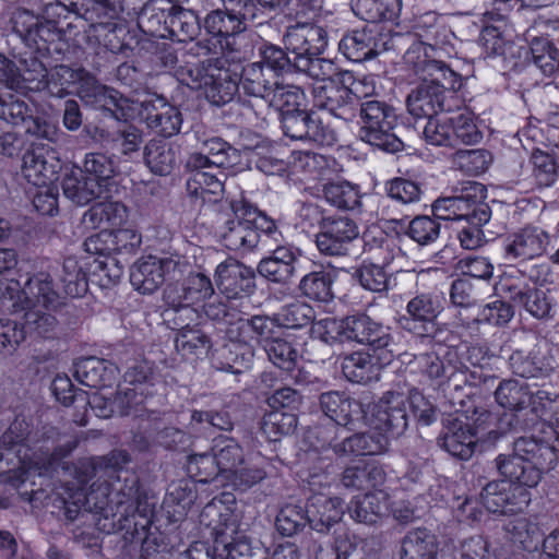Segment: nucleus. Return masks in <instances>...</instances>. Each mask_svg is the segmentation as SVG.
Listing matches in <instances>:
<instances>
[{"label":"nucleus","instance_id":"27","mask_svg":"<svg viewBox=\"0 0 559 559\" xmlns=\"http://www.w3.org/2000/svg\"><path fill=\"white\" fill-rule=\"evenodd\" d=\"M140 115L150 129L164 138H170L180 131L182 123L181 112L164 98L143 102Z\"/></svg>","mask_w":559,"mask_h":559},{"label":"nucleus","instance_id":"4","mask_svg":"<svg viewBox=\"0 0 559 559\" xmlns=\"http://www.w3.org/2000/svg\"><path fill=\"white\" fill-rule=\"evenodd\" d=\"M360 139L384 152L395 153L404 147L394 132L397 116L394 108L374 98L359 100Z\"/></svg>","mask_w":559,"mask_h":559},{"label":"nucleus","instance_id":"33","mask_svg":"<svg viewBox=\"0 0 559 559\" xmlns=\"http://www.w3.org/2000/svg\"><path fill=\"white\" fill-rule=\"evenodd\" d=\"M298 252L290 247L280 246L270 257L263 258L257 267L258 273L266 280L286 284L295 275Z\"/></svg>","mask_w":559,"mask_h":559},{"label":"nucleus","instance_id":"54","mask_svg":"<svg viewBox=\"0 0 559 559\" xmlns=\"http://www.w3.org/2000/svg\"><path fill=\"white\" fill-rule=\"evenodd\" d=\"M60 282L66 296L71 298L82 297L88 288L86 274L79 261L73 257L64 259L60 274Z\"/></svg>","mask_w":559,"mask_h":559},{"label":"nucleus","instance_id":"56","mask_svg":"<svg viewBox=\"0 0 559 559\" xmlns=\"http://www.w3.org/2000/svg\"><path fill=\"white\" fill-rule=\"evenodd\" d=\"M452 147L459 144L473 145L478 143L483 135L475 124L472 114L467 110L450 116Z\"/></svg>","mask_w":559,"mask_h":559},{"label":"nucleus","instance_id":"25","mask_svg":"<svg viewBox=\"0 0 559 559\" xmlns=\"http://www.w3.org/2000/svg\"><path fill=\"white\" fill-rule=\"evenodd\" d=\"M215 283L227 299L251 294L255 287L254 271L237 260L228 259L217 265Z\"/></svg>","mask_w":559,"mask_h":559},{"label":"nucleus","instance_id":"13","mask_svg":"<svg viewBox=\"0 0 559 559\" xmlns=\"http://www.w3.org/2000/svg\"><path fill=\"white\" fill-rule=\"evenodd\" d=\"M302 39L299 45L293 46L294 67L314 79V84H323V82H334L331 78L335 72L334 64L331 60L321 58L328 41L326 37H296Z\"/></svg>","mask_w":559,"mask_h":559},{"label":"nucleus","instance_id":"50","mask_svg":"<svg viewBox=\"0 0 559 559\" xmlns=\"http://www.w3.org/2000/svg\"><path fill=\"white\" fill-rule=\"evenodd\" d=\"M531 52L530 72L532 74L540 70L545 75H551L558 70L559 50L547 40V37H534L531 43Z\"/></svg>","mask_w":559,"mask_h":559},{"label":"nucleus","instance_id":"19","mask_svg":"<svg viewBox=\"0 0 559 559\" xmlns=\"http://www.w3.org/2000/svg\"><path fill=\"white\" fill-rule=\"evenodd\" d=\"M194 82L204 88L205 97L216 106H223L231 102L239 88V79L236 73L222 67L209 66L195 68ZM193 73V70L190 71Z\"/></svg>","mask_w":559,"mask_h":559},{"label":"nucleus","instance_id":"20","mask_svg":"<svg viewBox=\"0 0 559 559\" xmlns=\"http://www.w3.org/2000/svg\"><path fill=\"white\" fill-rule=\"evenodd\" d=\"M178 269V263L173 259H159L150 255L138 261L131 269L130 282L132 286L143 293L152 294L171 276Z\"/></svg>","mask_w":559,"mask_h":559},{"label":"nucleus","instance_id":"41","mask_svg":"<svg viewBox=\"0 0 559 559\" xmlns=\"http://www.w3.org/2000/svg\"><path fill=\"white\" fill-rule=\"evenodd\" d=\"M5 31L13 35H49L52 33L62 35L63 33L58 28L55 21L41 20L28 10L14 11L9 19Z\"/></svg>","mask_w":559,"mask_h":559},{"label":"nucleus","instance_id":"35","mask_svg":"<svg viewBox=\"0 0 559 559\" xmlns=\"http://www.w3.org/2000/svg\"><path fill=\"white\" fill-rule=\"evenodd\" d=\"M61 188L66 198L78 205H86L105 193L100 183L87 177L79 166H73L63 175Z\"/></svg>","mask_w":559,"mask_h":559},{"label":"nucleus","instance_id":"12","mask_svg":"<svg viewBox=\"0 0 559 559\" xmlns=\"http://www.w3.org/2000/svg\"><path fill=\"white\" fill-rule=\"evenodd\" d=\"M459 104L460 99L453 91L437 83H427V79L406 98L407 110L416 119H430L438 112H451Z\"/></svg>","mask_w":559,"mask_h":559},{"label":"nucleus","instance_id":"30","mask_svg":"<svg viewBox=\"0 0 559 559\" xmlns=\"http://www.w3.org/2000/svg\"><path fill=\"white\" fill-rule=\"evenodd\" d=\"M309 526L318 533L326 534L332 526L340 523L344 515L343 500L323 495L311 496L307 503Z\"/></svg>","mask_w":559,"mask_h":559},{"label":"nucleus","instance_id":"22","mask_svg":"<svg viewBox=\"0 0 559 559\" xmlns=\"http://www.w3.org/2000/svg\"><path fill=\"white\" fill-rule=\"evenodd\" d=\"M92 8L86 10V20H90L91 28L98 34L134 33V28H141L139 23L129 24L119 16L122 11L121 0H91Z\"/></svg>","mask_w":559,"mask_h":559},{"label":"nucleus","instance_id":"38","mask_svg":"<svg viewBox=\"0 0 559 559\" xmlns=\"http://www.w3.org/2000/svg\"><path fill=\"white\" fill-rule=\"evenodd\" d=\"M516 453L518 451L514 450L512 443L511 452L501 453L495 459L493 464L499 476L509 484H518L528 488L536 487L539 481L535 477V472Z\"/></svg>","mask_w":559,"mask_h":559},{"label":"nucleus","instance_id":"42","mask_svg":"<svg viewBox=\"0 0 559 559\" xmlns=\"http://www.w3.org/2000/svg\"><path fill=\"white\" fill-rule=\"evenodd\" d=\"M344 377L353 382L366 384L379 377V366L373 357L364 352H355L345 356L342 360Z\"/></svg>","mask_w":559,"mask_h":559},{"label":"nucleus","instance_id":"55","mask_svg":"<svg viewBox=\"0 0 559 559\" xmlns=\"http://www.w3.org/2000/svg\"><path fill=\"white\" fill-rule=\"evenodd\" d=\"M180 304L178 306L166 305L162 313L164 322L177 333L199 326L201 320V314L193 305Z\"/></svg>","mask_w":559,"mask_h":559},{"label":"nucleus","instance_id":"21","mask_svg":"<svg viewBox=\"0 0 559 559\" xmlns=\"http://www.w3.org/2000/svg\"><path fill=\"white\" fill-rule=\"evenodd\" d=\"M443 432L439 444L452 456L468 460L476 445V437L467 418L463 415L449 414L442 419Z\"/></svg>","mask_w":559,"mask_h":559},{"label":"nucleus","instance_id":"61","mask_svg":"<svg viewBox=\"0 0 559 559\" xmlns=\"http://www.w3.org/2000/svg\"><path fill=\"white\" fill-rule=\"evenodd\" d=\"M81 168L87 177H92V180H96L100 188L107 191L108 181L115 175V164L109 156L103 153H87Z\"/></svg>","mask_w":559,"mask_h":559},{"label":"nucleus","instance_id":"64","mask_svg":"<svg viewBox=\"0 0 559 559\" xmlns=\"http://www.w3.org/2000/svg\"><path fill=\"white\" fill-rule=\"evenodd\" d=\"M311 333L316 338L328 345L345 343V318L336 319L326 317L318 321H313L311 325Z\"/></svg>","mask_w":559,"mask_h":559},{"label":"nucleus","instance_id":"7","mask_svg":"<svg viewBox=\"0 0 559 559\" xmlns=\"http://www.w3.org/2000/svg\"><path fill=\"white\" fill-rule=\"evenodd\" d=\"M441 311L442 305L437 295L420 293L407 301L405 312L396 323L418 338H433L439 331L437 319Z\"/></svg>","mask_w":559,"mask_h":559},{"label":"nucleus","instance_id":"39","mask_svg":"<svg viewBox=\"0 0 559 559\" xmlns=\"http://www.w3.org/2000/svg\"><path fill=\"white\" fill-rule=\"evenodd\" d=\"M111 491L107 493L109 502L106 507L116 506V511L133 510L141 501H148L147 495L141 491L139 477L128 471L124 475H117V480L112 484Z\"/></svg>","mask_w":559,"mask_h":559},{"label":"nucleus","instance_id":"48","mask_svg":"<svg viewBox=\"0 0 559 559\" xmlns=\"http://www.w3.org/2000/svg\"><path fill=\"white\" fill-rule=\"evenodd\" d=\"M309 513L306 504L286 503L283 506L275 519L276 531L286 537H292L309 525Z\"/></svg>","mask_w":559,"mask_h":559},{"label":"nucleus","instance_id":"14","mask_svg":"<svg viewBox=\"0 0 559 559\" xmlns=\"http://www.w3.org/2000/svg\"><path fill=\"white\" fill-rule=\"evenodd\" d=\"M513 444L516 454L535 472L539 483L544 474L559 465V436L552 439L521 436L514 439Z\"/></svg>","mask_w":559,"mask_h":559},{"label":"nucleus","instance_id":"18","mask_svg":"<svg viewBox=\"0 0 559 559\" xmlns=\"http://www.w3.org/2000/svg\"><path fill=\"white\" fill-rule=\"evenodd\" d=\"M314 106L330 111L336 118L350 121L356 117L359 97L336 82H323L312 87Z\"/></svg>","mask_w":559,"mask_h":559},{"label":"nucleus","instance_id":"57","mask_svg":"<svg viewBox=\"0 0 559 559\" xmlns=\"http://www.w3.org/2000/svg\"><path fill=\"white\" fill-rule=\"evenodd\" d=\"M316 312L313 308L304 301L288 304L275 313V321L280 326L286 329H302L314 321Z\"/></svg>","mask_w":559,"mask_h":559},{"label":"nucleus","instance_id":"53","mask_svg":"<svg viewBox=\"0 0 559 559\" xmlns=\"http://www.w3.org/2000/svg\"><path fill=\"white\" fill-rule=\"evenodd\" d=\"M531 352L537 378L548 377L559 368V348L554 344L537 337L531 344Z\"/></svg>","mask_w":559,"mask_h":559},{"label":"nucleus","instance_id":"46","mask_svg":"<svg viewBox=\"0 0 559 559\" xmlns=\"http://www.w3.org/2000/svg\"><path fill=\"white\" fill-rule=\"evenodd\" d=\"M333 276L330 272L312 271L301 277L298 289L300 294L313 301L330 302L334 298Z\"/></svg>","mask_w":559,"mask_h":559},{"label":"nucleus","instance_id":"52","mask_svg":"<svg viewBox=\"0 0 559 559\" xmlns=\"http://www.w3.org/2000/svg\"><path fill=\"white\" fill-rule=\"evenodd\" d=\"M248 21L237 14L222 10L212 11L204 19V28L207 35H239L248 31Z\"/></svg>","mask_w":559,"mask_h":559},{"label":"nucleus","instance_id":"44","mask_svg":"<svg viewBox=\"0 0 559 559\" xmlns=\"http://www.w3.org/2000/svg\"><path fill=\"white\" fill-rule=\"evenodd\" d=\"M143 155L146 166L156 175L167 176L176 166V148L164 140H151L144 146Z\"/></svg>","mask_w":559,"mask_h":559},{"label":"nucleus","instance_id":"5","mask_svg":"<svg viewBox=\"0 0 559 559\" xmlns=\"http://www.w3.org/2000/svg\"><path fill=\"white\" fill-rule=\"evenodd\" d=\"M100 510V516L97 519V527L110 534L115 531H126L133 539L142 543V550L144 556H151L157 552L155 548V537L147 533L152 524V515L154 504L148 501H140L133 510H119L114 512L112 507L97 506Z\"/></svg>","mask_w":559,"mask_h":559},{"label":"nucleus","instance_id":"3","mask_svg":"<svg viewBox=\"0 0 559 559\" xmlns=\"http://www.w3.org/2000/svg\"><path fill=\"white\" fill-rule=\"evenodd\" d=\"M213 219L215 233L229 250L250 252L260 243V236L251 226L255 206L246 200L218 201Z\"/></svg>","mask_w":559,"mask_h":559},{"label":"nucleus","instance_id":"32","mask_svg":"<svg viewBox=\"0 0 559 559\" xmlns=\"http://www.w3.org/2000/svg\"><path fill=\"white\" fill-rule=\"evenodd\" d=\"M415 362L419 372L438 388L445 384L460 386L465 380V372L451 361L444 362L435 352L415 356Z\"/></svg>","mask_w":559,"mask_h":559},{"label":"nucleus","instance_id":"63","mask_svg":"<svg viewBox=\"0 0 559 559\" xmlns=\"http://www.w3.org/2000/svg\"><path fill=\"white\" fill-rule=\"evenodd\" d=\"M533 341H537V336L533 334H525L520 344V347L513 349L509 356V368L518 377L526 379L537 378V371H535L531 355V344Z\"/></svg>","mask_w":559,"mask_h":559},{"label":"nucleus","instance_id":"62","mask_svg":"<svg viewBox=\"0 0 559 559\" xmlns=\"http://www.w3.org/2000/svg\"><path fill=\"white\" fill-rule=\"evenodd\" d=\"M305 94L304 92L294 85H282L277 83L274 92L269 97L267 105L274 107L281 112V118L286 111H299L302 110Z\"/></svg>","mask_w":559,"mask_h":559},{"label":"nucleus","instance_id":"51","mask_svg":"<svg viewBox=\"0 0 559 559\" xmlns=\"http://www.w3.org/2000/svg\"><path fill=\"white\" fill-rule=\"evenodd\" d=\"M211 552L217 559H238L251 556L252 547L250 539L242 533H236L233 537L217 532Z\"/></svg>","mask_w":559,"mask_h":559},{"label":"nucleus","instance_id":"34","mask_svg":"<svg viewBox=\"0 0 559 559\" xmlns=\"http://www.w3.org/2000/svg\"><path fill=\"white\" fill-rule=\"evenodd\" d=\"M117 372L115 364L94 356L82 358L74 365L76 380L92 389L110 386L116 380Z\"/></svg>","mask_w":559,"mask_h":559},{"label":"nucleus","instance_id":"17","mask_svg":"<svg viewBox=\"0 0 559 559\" xmlns=\"http://www.w3.org/2000/svg\"><path fill=\"white\" fill-rule=\"evenodd\" d=\"M320 408L332 421L325 427L334 425L337 431L340 427L355 430L365 420L362 404L345 392L330 391L322 393L320 395Z\"/></svg>","mask_w":559,"mask_h":559},{"label":"nucleus","instance_id":"58","mask_svg":"<svg viewBox=\"0 0 559 559\" xmlns=\"http://www.w3.org/2000/svg\"><path fill=\"white\" fill-rule=\"evenodd\" d=\"M154 390H141L138 388H120L114 399L110 401V412L120 416L131 414L138 415L146 397L152 396Z\"/></svg>","mask_w":559,"mask_h":559},{"label":"nucleus","instance_id":"45","mask_svg":"<svg viewBox=\"0 0 559 559\" xmlns=\"http://www.w3.org/2000/svg\"><path fill=\"white\" fill-rule=\"evenodd\" d=\"M350 8L359 19L378 23L396 16L401 9V0H350Z\"/></svg>","mask_w":559,"mask_h":559},{"label":"nucleus","instance_id":"23","mask_svg":"<svg viewBox=\"0 0 559 559\" xmlns=\"http://www.w3.org/2000/svg\"><path fill=\"white\" fill-rule=\"evenodd\" d=\"M495 400L499 406L512 412L528 411L537 415L538 401L546 394L544 391L533 392L527 383L515 379H504L495 389Z\"/></svg>","mask_w":559,"mask_h":559},{"label":"nucleus","instance_id":"59","mask_svg":"<svg viewBox=\"0 0 559 559\" xmlns=\"http://www.w3.org/2000/svg\"><path fill=\"white\" fill-rule=\"evenodd\" d=\"M175 345L177 350L183 357H201L207 354L212 346V342L206 333L197 326L191 330L177 333Z\"/></svg>","mask_w":559,"mask_h":559},{"label":"nucleus","instance_id":"11","mask_svg":"<svg viewBox=\"0 0 559 559\" xmlns=\"http://www.w3.org/2000/svg\"><path fill=\"white\" fill-rule=\"evenodd\" d=\"M499 290L527 313L538 320L554 318L552 300L545 289L531 285L522 277H504L499 283Z\"/></svg>","mask_w":559,"mask_h":559},{"label":"nucleus","instance_id":"31","mask_svg":"<svg viewBox=\"0 0 559 559\" xmlns=\"http://www.w3.org/2000/svg\"><path fill=\"white\" fill-rule=\"evenodd\" d=\"M389 507V495L383 490H376L354 497L347 507V511L355 522L374 525L388 515Z\"/></svg>","mask_w":559,"mask_h":559},{"label":"nucleus","instance_id":"28","mask_svg":"<svg viewBox=\"0 0 559 559\" xmlns=\"http://www.w3.org/2000/svg\"><path fill=\"white\" fill-rule=\"evenodd\" d=\"M214 295L213 284L206 275L192 273L181 284H168L164 289L165 305L178 306L180 302L194 305Z\"/></svg>","mask_w":559,"mask_h":559},{"label":"nucleus","instance_id":"16","mask_svg":"<svg viewBox=\"0 0 559 559\" xmlns=\"http://www.w3.org/2000/svg\"><path fill=\"white\" fill-rule=\"evenodd\" d=\"M284 134L294 141H311L320 145H331L335 140L334 131L324 126L314 112L306 109L286 111L281 118Z\"/></svg>","mask_w":559,"mask_h":559},{"label":"nucleus","instance_id":"10","mask_svg":"<svg viewBox=\"0 0 559 559\" xmlns=\"http://www.w3.org/2000/svg\"><path fill=\"white\" fill-rule=\"evenodd\" d=\"M358 236V226L348 216H323L319 222L316 245L321 254L344 257L349 254Z\"/></svg>","mask_w":559,"mask_h":559},{"label":"nucleus","instance_id":"47","mask_svg":"<svg viewBox=\"0 0 559 559\" xmlns=\"http://www.w3.org/2000/svg\"><path fill=\"white\" fill-rule=\"evenodd\" d=\"M127 207L120 202H98L83 215V222L92 228L104 225L118 226L127 219Z\"/></svg>","mask_w":559,"mask_h":559},{"label":"nucleus","instance_id":"36","mask_svg":"<svg viewBox=\"0 0 559 559\" xmlns=\"http://www.w3.org/2000/svg\"><path fill=\"white\" fill-rule=\"evenodd\" d=\"M243 93L263 99L266 104L274 92L278 76L271 68L262 63H251L243 68L239 80Z\"/></svg>","mask_w":559,"mask_h":559},{"label":"nucleus","instance_id":"49","mask_svg":"<svg viewBox=\"0 0 559 559\" xmlns=\"http://www.w3.org/2000/svg\"><path fill=\"white\" fill-rule=\"evenodd\" d=\"M211 451L214 453L224 477L235 467L245 463L243 449L231 437L219 436L215 438Z\"/></svg>","mask_w":559,"mask_h":559},{"label":"nucleus","instance_id":"9","mask_svg":"<svg viewBox=\"0 0 559 559\" xmlns=\"http://www.w3.org/2000/svg\"><path fill=\"white\" fill-rule=\"evenodd\" d=\"M319 447L331 448L338 456L377 455L383 453L388 448V438L381 433H354L337 441L336 426L317 427L314 430Z\"/></svg>","mask_w":559,"mask_h":559},{"label":"nucleus","instance_id":"8","mask_svg":"<svg viewBox=\"0 0 559 559\" xmlns=\"http://www.w3.org/2000/svg\"><path fill=\"white\" fill-rule=\"evenodd\" d=\"M36 442V435L33 433L31 425L24 418L19 417L14 419L0 438V444L4 445L7 451L14 452L21 462L25 463L29 461L34 462L36 465L41 464L39 468H43L45 472H49L53 468L61 459L69 455L72 451V447H62L55 449L45 460H34V454H32L31 451Z\"/></svg>","mask_w":559,"mask_h":559},{"label":"nucleus","instance_id":"29","mask_svg":"<svg viewBox=\"0 0 559 559\" xmlns=\"http://www.w3.org/2000/svg\"><path fill=\"white\" fill-rule=\"evenodd\" d=\"M61 168L55 152L28 151L23 156L22 173L25 179L37 187H46L57 179Z\"/></svg>","mask_w":559,"mask_h":559},{"label":"nucleus","instance_id":"1","mask_svg":"<svg viewBox=\"0 0 559 559\" xmlns=\"http://www.w3.org/2000/svg\"><path fill=\"white\" fill-rule=\"evenodd\" d=\"M5 300L11 302L9 308L14 312L25 310L22 322L25 335H55L58 320L52 312L63 305V297L55 290L49 274H34L23 287L17 281H11L3 292V301Z\"/></svg>","mask_w":559,"mask_h":559},{"label":"nucleus","instance_id":"43","mask_svg":"<svg viewBox=\"0 0 559 559\" xmlns=\"http://www.w3.org/2000/svg\"><path fill=\"white\" fill-rule=\"evenodd\" d=\"M438 543L426 528L409 531L402 540L401 559H436Z\"/></svg>","mask_w":559,"mask_h":559},{"label":"nucleus","instance_id":"60","mask_svg":"<svg viewBox=\"0 0 559 559\" xmlns=\"http://www.w3.org/2000/svg\"><path fill=\"white\" fill-rule=\"evenodd\" d=\"M323 195L330 204L340 210H354L360 204L357 188L347 181L325 185Z\"/></svg>","mask_w":559,"mask_h":559},{"label":"nucleus","instance_id":"37","mask_svg":"<svg viewBox=\"0 0 559 559\" xmlns=\"http://www.w3.org/2000/svg\"><path fill=\"white\" fill-rule=\"evenodd\" d=\"M78 96L86 104L104 108L114 112V108L122 109L119 105L117 92L100 84L97 79L83 69L80 80L75 87Z\"/></svg>","mask_w":559,"mask_h":559},{"label":"nucleus","instance_id":"2","mask_svg":"<svg viewBox=\"0 0 559 559\" xmlns=\"http://www.w3.org/2000/svg\"><path fill=\"white\" fill-rule=\"evenodd\" d=\"M205 153H191L186 162L190 173L186 188L191 198L201 204H215L224 197L225 167L234 166L239 151L221 138H212L203 143Z\"/></svg>","mask_w":559,"mask_h":559},{"label":"nucleus","instance_id":"40","mask_svg":"<svg viewBox=\"0 0 559 559\" xmlns=\"http://www.w3.org/2000/svg\"><path fill=\"white\" fill-rule=\"evenodd\" d=\"M277 328H280V324L275 321V314L273 317L259 314L248 319L240 317L236 322V328L226 329V336L230 341H241L245 340L246 334L250 332L252 333V338L269 343L273 340Z\"/></svg>","mask_w":559,"mask_h":559},{"label":"nucleus","instance_id":"24","mask_svg":"<svg viewBox=\"0 0 559 559\" xmlns=\"http://www.w3.org/2000/svg\"><path fill=\"white\" fill-rule=\"evenodd\" d=\"M346 342L367 345L374 350L385 348L392 342L389 328L365 313L345 317Z\"/></svg>","mask_w":559,"mask_h":559},{"label":"nucleus","instance_id":"6","mask_svg":"<svg viewBox=\"0 0 559 559\" xmlns=\"http://www.w3.org/2000/svg\"><path fill=\"white\" fill-rule=\"evenodd\" d=\"M486 188L476 181H467L455 194L439 198L435 201L433 211L443 219H465L475 224H486L491 217L487 203Z\"/></svg>","mask_w":559,"mask_h":559},{"label":"nucleus","instance_id":"26","mask_svg":"<svg viewBox=\"0 0 559 559\" xmlns=\"http://www.w3.org/2000/svg\"><path fill=\"white\" fill-rule=\"evenodd\" d=\"M547 245V235L534 228H524L506 239L504 260L511 263H523L540 257Z\"/></svg>","mask_w":559,"mask_h":559},{"label":"nucleus","instance_id":"15","mask_svg":"<svg viewBox=\"0 0 559 559\" xmlns=\"http://www.w3.org/2000/svg\"><path fill=\"white\" fill-rule=\"evenodd\" d=\"M407 397L399 392H385L371 409L370 425L374 429L399 438L408 428Z\"/></svg>","mask_w":559,"mask_h":559}]
</instances>
